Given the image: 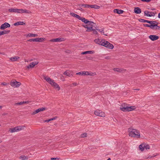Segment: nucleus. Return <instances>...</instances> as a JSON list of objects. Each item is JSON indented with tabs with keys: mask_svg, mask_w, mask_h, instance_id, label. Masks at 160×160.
<instances>
[{
	"mask_svg": "<svg viewBox=\"0 0 160 160\" xmlns=\"http://www.w3.org/2000/svg\"><path fill=\"white\" fill-rule=\"evenodd\" d=\"M128 132L129 135L132 137L140 138V134L139 131L137 129L130 128L128 129Z\"/></svg>",
	"mask_w": 160,
	"mask_h": 160,
	"instance_id": "1",
	"label": "nucleus"
},
{
	"mask_svg": "<svg viewBox=\"0 0 160 160\" xmlns=\"http://www.w3.org/2000/svg\"><path fill=\"white\" fill-rule=\"evenodd\" d=\"M138 148L140 150H144L145 149H153V146L151 145H150L149 144L143 142L139 145Z\"/></svg>",
	"mask_w": 160,
	"mask_h": 160,
	"instance_id": "2",
	"label": "nucleus"
},
{
	"mask_svg": "<svg viewBox=\"0 0 160 160\" xmlns=\"http://www.w3.org/2000/svg\"><path fill=\"white\" fill-rule=\"evenodd\" d=\"M89 25H90L91 26L89 27L88 26V25H83L82 26L83 27L87 29L86 30V31L87 32H90L91 31V29H94V28H94L95 29H96L98 28L97 27L95 23H94V22L92 21L90 22Z\"/></svg>",
	"mask_w": 160,
	"mask_h": 160,
	"instance_id": "3",
	"label": "nucleus"
},
{
	"mask_svg": "<svg viewBox=\"0 0 160 160\" xmlns=\"http://www.w3.org/2000/svg\"><path fill=\"white\" fill-rule=\"evenodd\" d=\"M101 44V46L111 49H112L114 47L112 44L106 41L105 39H102V42Z\"/></svg>",
	"mask_w": 160,
	"mask_h": 160,
	"instance_id": "4",
	"label": "nucleus"
},
{
	"mask_svg": "<svg viewBox=\"0 0 160 160\" xmlns=\"http://www.w3.org/2000/svg\"><path fill=\"white\" fill-rule=\"evenodd\" d=\"M122 108H121V110L123 112H129L135 110L136 107L135 106L128 107L127 106L126 107L123 106V105H122Z\"/></svg>",
	"mask_w": 160,
	"mask_h": 160,
	"instance_id": "5",
	"label": "nucleus"
},
{
	"mask_svg": "<svg viewBox=\"0 0 160 160\" xmlns=\"http://www.w3.org/2000/svg\"><path fill=\"white\" fill-rule=\"evenodd\" d=\"M152 22L150 23L152 24L151 29L156 30L159 29L160 28V26H158V23L157 22L154 21H152Z\"/></svg>",
	"mask_w": 160,
	"mask_h": 160,
	"instance_id": "6",
	"label": "nucleus"
},
{
	"mask_svg": "<svg viewBox=\"0 0 160 160\" xmlns=\"http://www.w3.org/2000/svg\"><path fill=\"white\" fill-rule=\"evenodd\" d=\"M94 114L99 117H105V113L104 112L102 111L101 110L98 109L94 112Z\"/></svg>",
	"mask_w": 160,
	"mask_h": 160,
	"instance_id": "7",
	"label": "nucleus"
},
{
	"mask_svg": "<svg viewBox=\"0 0 160 160\" xmlns=\"http://www.w3.org/2000/svg\"><path fill=\"white\" fill-rule=\"evenodd\" d=\"M21 84V83L20 82H17L16 80L14 81L11 82L10 83L11 85L14 87H18Z\"/></svg>",
	"mask_w": 160,
	"mask_h": 160,
	"instance_id": "8",
	"label": "nucleus"
},
{
	"mask_svg": "<svg viewBox=\"0 0 160 160\" xmlns=\"http://www.w3.org/2000/svg\"><path fill=\"white\" fill-rule=\"evenodd\" d=\"M144 15L147 17L153 16L155 15V13L152 12H150L148 11H145L144 12Z\"/></svg>",
	"mask_w": 160,
	"mask_h": 160,
	"instance_id": "9",
	"label": "nucleus"
},
{
	"mask_svg": "<svg viewBox=\"0 0 160 160\" xmlns=\"http://www.w3.org/2000/svg\"><path fill=\"white\" fill-rule=\"evenodd\" d=\"M78 19L81 20L82 22L85 23V24H87L88 26L89 25V24L90 22L91 21H89L88 20L85 19V18L83 17H79L78 18Z\"/></svg>",
	"mask_w": 160,
	"mask_h": 160,
	"instance_id": "10",
	"label": "nucleus"
},
{
	"mask_svg": "<svg viewBox=\"0 0 160 160\" xmlns=\"http://www.w3.org/2000/svg\"><path fill=\"white\" fill-rule=\"evenodd\" d=\"M10 25L8 22H5L4 24H2L0 27V29L1 30H4L7 28L10 27Z\"/></svg>",
	"mask_w": 160,
	"mask_h": 160,
	"instance_id": "11",
	"label": "nucleus"
},
{
	"mask_svg": "<svg viewBox=\"0 0 160 160\" xmlns=\"http://www.w3.org/2000/svg\"><path fill=\"white\" fill-rule=\"evenodd\" d=\"M44 79L46 80V81L48 82L49 84L51 85L52 84L53 81H54L53 80H52L51 78H50L48 77L47 76H43Z\"/></svg>",
	"mask_w": 160,
	"mask_h": 160,
	"instance_id": "12",
	"label": "nucleus"
},
{
	"mask_svg": "<svg viewBox=\"0 0 160 160\" xmlns=\"http://www.w3.org/2000/svg\"><path fill=\"white\" fill-rule=\"evenodd\" d=\"M46 109V108H39L38 109L36 110L33 112H32V115H34L35 114L41 111H42L44 110H45Z\"/></svg>",
	"mask_w": 160,
	"mask_h": 160,
	"instance_id": "13",
	"label": "nucleus"
},
{
	"mask_svg": "<svg viewBox=\"0 0 160 160\" xmlns=\"http://www.w3.org/2000/svg\"><path fill=\"white\" fill-rule=\"evenodd\" d=\"M149 38L152 41H154L158 40L159 38V37L156 35H150L149 36Z\"/></svg>",
	"mask_w": 160,
	"mask_h": 160,
	"instance_id": "14",
	"label": "nucleus"
},
{
	"mask_svg": "<svg viewBox=\"0 0 160 160\" xmlns=\"http://www.w3.org/2000/svg\"><path fill=\"white\" fill-rule=\"evenodd\" d=\"M38 63L37 62H32L30 63V64L27 66V68L29 69L30 68H33L35 65L37 64Z\"/></svg>",
	"mask_w": 160,
	"mask_h": 160,
	"instance_id": "15",
	"label": "nucleus"
},
{
	"mask_svg": "<svg viewBox=\"0 0 160 160\" xmlns=\"http://www.w3.org/2000/svg\"><path fill=\"white\" fill-rule=\"evenodd\" d=\"M63 40V38H58L52 39L51 40V41L53 42H60L62 41Z\"/></svg>",
	"mask_w": 160,
	"mask_h": 160,
	"instance_id": "16",
	"label": "nucleus"
},
{
	"mask_svg": "<svg viewBox=\"0 0 160 160\" xmlns=\"http://www.w3.org/2000/svg\"><path fill=\"white\" fill-rule=\"evenodd\" d=\"M18 12L19 13H30V12L28 10L26 9H18Z\"/></svg>",
	"mask_w": 160,
	"mask_h": 160,
	"instance_id": "17",
	"label": "nucleus"
},
{
	"mask_svg": "<svg viewBox=\"0 0 160 160\" xmlns=\"http://www.w3.org/2000/svg\"><path fill=\"white\" fill-rule=\"evenodd\" d=\"M134 12L137 14H140L141 12V9L139 7H136L134 8Z\"/></svg>",
	"mask_w": 160,
	"mask_h": 160,
	"instance_id": "18",
	"label": "nucleus"
},
{
	"mask_svg": "<svg viewBox=\"0 0 160 160\" xmlns=\"http://www.w3.org/2000/svg\"><path fill=\"white\" fill-rule=\"evenodd\" d=\"M18 9L11 8L8 9V11L10 12H18Z\"/></svg>",
	"mask_w": 160,
	"mask_h": 160,
	"instance_id": "19",
	"label": "nucleus"
},
{
	"mask_svg": "<svg viewBox=\"0 0 160 160\" xmlns=\"http://www.w3.org/2000/svg\"><path fill=\"white\" fill-rule=\"evenodd\" d=\"M96 75V72H84V75L94 76Z\"/></svg>",
	"mask_w": 160,
	"mask_h": 160,
	"instance_id": "20",
	"label": "nucleus"
},
{
	"mask_svg": "<svg viewBox=\"0 0 160 160\" xmlns=\"http://www.w3.org/2000/svg\"><path fill=\"white\" fill-rule=\"evenodd\" d=\"M52 86L56 88H58V90H59L60 89V87L55 82L53 81V83L51 84Z\"/></svg>",
	"mask_w": 160,
	"mask_h": 160,
	"instance_id": "21",
	"label": "nucleus"
},
{
	"mask_svg": "<svg viewBox=\"0 0 160 160\" xmlns=\"http://www.w3.org/2000/svg\"><path fill=\"white\" fill-rule=\"evenodd\" d=\"M94 8L95 9H99L100 8V7L99 6L97 5H89V8Z\"/></svg>",
	"mask_w": 160,
	"mask_h": 160,
	"instance_id": "22",
	"label": "nucleus"
},
{
	"mask_svg": "<svg viewBox=\"0 0 160 160\" xmlns=\"http://www.w3.org/2000/svg\"><path fill=\"white\" fill-rule=\"evenodd\" d=\"M138 20L139 22H147L148 23L150 24L152 22V21H149L142 19H139Z\"/></svg>",
	"mask_w": 160,
	"mask_h": 160,
	"instance_id": "23",
	"label": "nucleus"
},
{
	"mask_svg": "<svg viewBox=\"0 0 160 160\" xmlns=\"http://www.w3.org/2000/svg\"><path fill=\"white\" fill-rule=\"evenodd\" d=\"M94 42L96 43L101 45V43L102 42V40L100 39H95L94 40Z\"/></svg>",
	"mask_w": 160,
	"mask_h": 160,
	"instance_id": "24",
	"label": "nucleus"
},
{
	"mask_svg": "<svg viewBox=\"0 0 160 160\" xmlns=\"http://www.w3.org/2000/svg\"><path fill=\"white\" fill-rule=\"evenodd\" d=\"M94 51H88L85 52H82L81 53L82 54H92L94 53Z\"/></svg>",
	"mask_w": 160,
	"mask_h": 160,
	"instance_id": "25",
	"label": "nucleus"
},
{
	"mask_svg": "<svg viewBox=\"0 0 160 160\" xmlns=\"http://www.w3.org/2000/svg\"><path fill=\"white\" fill-rule=\"evenodd\" d=\"M25 23L24 22L20 21L15 23L14 25V26H17L18 25H25Z\"/></svg>",
	"mask_w": 160,
	"mask_h": 160,
	"instance_id": "26",
	"label": "nucleus"
},
{
	"mask_svg": "<svg viewBox=\"0 0 160 160\" xmlns=\"http://www.w3.org/2000/svg\"><path fill=\"white\" fill-rule=\"evenodd\" d=\"M20 58L18 57H11L10 58V59L11 61L14 62L16 61L18 59H19Z\"/></svg>",
	"mask_w": 160,
	"mask_h": 160,
	"instance_id": "27",
	"label": "nucleus"
},
{
	"mask_svg": "<svg viewBox=\"0 0 160 160\" xmlns=\"http://www.w3.org/2000/svg\"><path fill=\"white\" fill-rule=\"evenodd\" d=\"M63 74L69 77H70L71 75H72V74H71V72L68 70H67L66 71L64 72Z\"/></svg>",
	"mask_w": 160,
	"mask_h": 160,
	"instance_id": "28",
	"label": "nucleus"
},
{
	"mask_svg": "<svg viewBox=\"0 0 160 160\" xmlns=\"http://www.w3.org/2000/svg\"><path fill=\"white\" fill-rule=\"evenodd\" d=\"M43 40V39L42 38H36L33 39L34 42H41Z\"/></svg>",
	"mask_w": 160,
	"mask_h": 160,
	"instance_id": "29",
	"label": "nucleus"
},
{
	"mask_svg": "<svg viewBox=\"0 0 160 160\" xmlns=\"http://www.w3.org/2000/svg\"><path fill=\"white\" fill-rule=\"evenodd\" d=\"M79 6L83 7L84 8H89V5L87 4H81L78 5Z\"/></svg>",
	"mask_w": 160,
	"mask_h": 160,
	"instance_id": "30",
	"label": "nucleus"
},
{
	"mask_svg": "<svg viewBox=\"0 0 160 160\" xmlns=\"http://www.w3.org/2000/svg\"><path fill=\"white\" fill-rule=\"evenodd\" d=\"M70 14L72 16L75 17L78 19L80 17V16L79 15H78L76 14H75L74 13H73V12H71L70 13Z\"/></svg>",
	"mask_w": 160,
	"mask_h": 160,
	"instance_id": "31",
	"label": "nucleus"
},
{
	"mask_svg": "<svg viewBox=\"0 0 160 160\" xmlns=\"http://www.w3.org/2000/svg\"><path fill=\"white\" fill-rule=\"evenodd\" d=\"M1 35L7 34L9 33L10 30H3L1 31Z\"/></svg>",
	"mask_w": 160,
	"mask_h": 160,
	"instance_id": "32",
	"label": "nucleus"
},
{
	"mask_svg": "<svg viewBox=\"0 0 160 160\" xmlns=\"http://www.w3.org/2000/svg\"><path fill=\"white\" fill-rule=\"evenodd\" d=\"M24 127H20V126H18L16 127V130L17 131H19L20 130H22L23 129Z\"/></svg>",
	"mask_w": 160,
	"mask_h": 160,
	"instance_id": "33",
	"label": "nucleus"
},
{
	"mask_svg": "<svg viewBox=\"0 0 160 160\" xmlns=\"http://www.w3.org/2000/svg\"><path fill=\"white\" fill-rule=\"evenodd\" d=\"M38 35L37 34H33V33H29L28 34V36L29 37H37Z\"/></svg>",
	"mask_w": 160,
	"mask_h": 160,
	"instance_id": "34",
	"label": "nucleus"
},
{
	"mask_svg": "<svg viewBox=\"0 0 160 160\" xmlns=\"http://www.w3.org/2000/svg\"><path fill=\"white\" fill-rule=\"evenodd\" d=\"M20 158L22 159V160H24L28 159V158L25 155H22L20 156Z\"/></svg>",
	"mask_w": 160,
	"mask_h": 160,
	"instance_id": "35",
	"label": "nucleus"
},
{
	"mask_svg": "<svg viewBox=\"0 0 160 160\" xmlns=\"http://www.w3.org/2000/svg\"><path fill=\"white\" fill-rule=\"evenodd\" d=\"M33 151H30L29 152L30 154L32 157L35 156L37 153L36 152L35 153L33 152Z\"/></svg>",
	"mask_w": 160,
	"mask_h": 160,
	"instance_id": "36",
	"label": "nucleus"
},
{
	"mask_svg": "<svg viewBox=\"0 0 160 160\" xmlns=\"http://www.w3.org/2000/svg\"><path fill=\"white\" fill-rule=\"evenodd\" d=\"M113 12L115 13L120 14V10L118 9H114Z\"/></svg>",
	"mask_w": 160,
	"mask_h": 160,
	"instance_id": "37",
	"label": "nucleus"
},
{
	"mask_svg": "<svg viewBox=\"0 0 160 160\" xmlns=\"http://www.w3.org/2000/svg\"><path fill=\"white\" fill-rule=\"evenodd\" d=\"M84 72H81L77 73L76 74L77 75H84Z\"/></svg>",
	"mask_w": 160,
	"mask_h": 160,
	"instance_id": "38",
	"label": "nucleus"
},
{
	"mask_svg": "<svg viewBox=\"0 0 160 160\" xmlns=\"http://www.w3.org/2000/svg\"><path fill=\"white\" fill-rule=\"evenodd\" d=\"M10 132H17V130H16V127H15V128H14L11 129V131H10Z\"/></svg>",
	"mask_w": 160,
	"mask_h": 160,
	"instance_id": "39",
	"label": "nucleus"
},
{
	"mask_svg": "<svg viewBox=\"0 0 160 160\" xmlns=\"http://www.w3.org/2000/svg\"><path fill=\"white\" fill-rule=\"evenodd\" d=\"M151 24L150 25H149V24H143V25L145 27H149L150 28H151L152 24Z\"/></svg>",
	"mask_w": 160,
	"mask_h": 160,
	"instance_id": "40",
	"label": "nucleus"
},
{
	"mask_svg": "<svg viewBox=\"0 0 160 160\" xmlns=\"http://www.w3.org/2000/svg\"><path fill=\"white\" fill-rule=\"evenodd\" d=\"M96 30V29H91V31H93V34H97L98 33Z\"/></svg>",
	"mask_w": 160,
	"mask_h": 160,
	"instance_id": "41",
	"label": "nucleus"
},
{
	"mask_svg": "<svg viewBox=\"0 0 160 160\" xmlns=\"http://www.w3.org/2000/svg\"><path fill=\"white\" fill-rule=\"evenodd\" d=\"M87 133H84L81 135V137L82 138H84L85 137H86L87 136Z\"/></svg>",
	"mask_w": 160,
	"mask_h": 160,
	"instance_id": "42",
	"label": "nucleus"
},
{
	"mask_svg": "<svg viewBox=\"0 0 160 160\" xmlns=\"http://www.w3.org/2000/svg\"><path fill=\"white\" fill-rule=\"evenodd\" d=\"M113 70L118 72H120V69L119 68H114Z\"/></svg>",
	"mask_w": 160,
	"mask_h": 160,
	"instance_id": "43",
	"label": "nucleus"
},
{
	"mask_svg": "<svg viewBox=\"0 0 160 160\" xmlns=\"http://www.w3.org/2000/svg\"><path fill=\"white\" fill-rule=\"evenodd\" d=\"M22 104H23L22 102H20L16 103H15V105H22Z\"/></svg>",
	"mask_w": 160,
	"mask_h": 160,
	"instance_id": "44",
	"label": "nucleus"
},
{
	"mask_svg": "<svg viewBox=\"0 0 160 160\" xmlns=\"http://www.w3.org/2000/svg\"><path fill=\"white\" fill-rule=\"evenodd\" d=\"M77 84L76 82H74L71 84L70 86L71 87H72L73 86H76L77 85Z\"/></svg>",
	"mask_w": 160,
	"mask_h": 160,
	"instance_id": "45",
	"label": "nucleus"
},
{
	"mask_svg": "<svg viewBox=\"0 0 160 160\" xmlns=\"http://www.w3.org/2000/svg\"><path fill=\"white\" fill-rule=\"evenodd\" d=\"M81 7V6H79V8L78 9L79 10L82 12H83L85 10H84V9H82V8Z\"/></svg>",
	"mask_w": 160,
	"mask_h": 160,
	"instance_id": "46",
	"label": "nucleus"
},
{
	"mask_svg": "<svg viewBox=\"0 0 160 160\" xmlns=\"http://www.w3.org/2000/svg\"><path fill=\"white\" fill-rule=\"evenodd\" d=\"M1 84L4 86H6L8 85L9 83H6L5 82H3L1 83Z\"/></svg>",
	"mask_w": 160,
	"mask_h": 160,
	"instance_id": "47",
	"label": "nucleus"
},
{
	"mask_svg": "<svg viewBox=\"0 0 160 160\" xmlns=\"http://www.w3.org/2000/svg\"><path fill=\"white\" fill-rule=\"evenodd\" d=\"M141 1L143 2H150L151 0H141Z\"/></svg>",
	"mask_w": 160,
	"mask_h": 160,
	"instance_id": "48",
	"label": "nucleus"
},
{
	"mask_svg": "<svg viewBox=\"0 0 160 160\" xmlns=\"http://www.w3.org/2000/svg\"><path fill=\"white\" fill-rule=\"evenodd\" d=\"M96 30L98 31L99 32H100L101 33H102V32L103 31V29H102L101 30L100 29H98V28H97L96 29Z\"/></svg>",
	"mask_w": 160,
	"mask_h": 160,
	"instance_id": "49",
	"label": "nucleus"
},
{
	"mask_svg": "<svg viewBox=\"0 0 160 160\" xmlns=\"http://www.w3.org/2000/svg\"><path fill=\"white\" fill-rule=\"evenodd\" d=\"M58 159V158H51V160H55L56 159Z\"/></svg>",
	"mask_w": 160,
	"mask_h": 160,
	"instance_id": "50",
	"label": "nucleus"
},
{
	"mask_svg": "<svg viewBox=\"0 0 160 160\" xmlns=\"http://www.w3.org/2000/svg\"><path fill=\"white\" fill-rule=\"evenodd\" d=\"M28 41L30 42H31L32 41L34 42L33 39H30L28 40Z\"/></svg>",
	"mask_w": 160,
	"mask_h": 160,
	"instance_id": "51",
	"label": "nucleus"
},
{
	"mask_svg": "<svg viewBox=\"0 0 160 160\" xmlns=\"http://www.w3.org/2000/svg\"><path fill=\"white\" fill-rule=\"evenodd\" d=\"M49 121H50V120L49 119H48V120H45L44 121V122H48Z\"/></svg>",
	"mask_w": 160,
	"mask_h": 160,
	"instance_id": "52",
	"label": "nucleus"
},
{
	"mask_svg": "<svg viewBox=\"0 0 160 160\" xmlns=\"http://www.w3.org/2000/svg\"><path fill=\"white\" fill-rule=\"evenodd\" d=\"M57 118V117H55L53 118H52V120H55V119H56Z\"/></svg>",
	"mask_w": 160,
	"mask_h": 160,
	"instance_id": "53",
	"label": "nucleus"
},
{
	"mask_svg": "<svg viewBox=\"0 0 160 160\" xmlns=\"http://www.w3.org/2000/svg\"><path fill=\"white\" fill-rule=\"evenodd\" d=\"M102 33L103 35H105V36H108V35H107V34H104V32H103V31L102 32Z\"/></svg>",
	"mask_w": 160,
	"mask_h": 160,
	"instance_id": "54",
	"label": "nucleus"
},
{
	"mask_svg": "<svg viewBox=\"0 0 160 160\" xmlns=\"http://www.w3.org/2000/svg\"><path fill=\"white\" fill-rule=\"evenodd\" d=\"M158 17L160 18V13H159L158 15Z\"/></svg>",
	"mask_w": 160,
	"mask_h": 160,
	"instance_id": "55",
	"label": "nucleus"
},
{
	"mask_svg": "<svg viewBox=\"0 0 160 160\" xmlns=\"http://www.w3.org/2000/svg\"><path fill=\"white\" fill-rule=\"evenodd\" d=\"M124 11L122 10H121V14H122L123 12Z\"/></svg>",
	"mask_w": 160,
	"mask_h": 160,
	"instance_id": "56",
	"label": "nucleus"
},
{
	"mask_svg": "<svg viewBox=\"0 0 160 160\" xmlns=\"http://www.w3.org/2000/svg\"><path fill=\"white\" fill-rule=\"evenodd\" d=\"M22 103H23V104H26V101H23V102H22Z\"/></svg>",
	"mask_w": 160,
	"mask_h": 160,
	"instance_id": "57",
	"label": "nucleus"
},
{
	"mask_svg": "<svg viewBox=\"0 0 160 160\" xmlns=\"http://www.w3.org/2000/svg\"><path fill=\"white\" fill-rule=\"evenodd\" d=\"M26 104L28 103L29 102H29V101H26Z\"/></svg>",
	"mask_w": 160,
	"mask_h": 160,
	"instance_id": "58",
	"label": "nucleus"
},
{
	"mask_svg": "<svg viewBox=\"0 0 160 160\" xmlns=\"http://www.w3.org/2000/svg\"><path fill=\"white\" fill-rule=\"evenodd\" d=\"M122 105H123V106H124L125 107H126V106H127V105H125V104H122Z\"/></svg>",
	"mask_w": 160,
	"mask_h": 160,
	"instance_id": "59",
	"label": "nucleus"
},
{
	"mask_svg": "<svg viewBox=\"0 0 160 160\" xmlns=\"http://www.w3.org/2000/svg\"><path fill=\"white\" fill-rule=\"evenodd\" d=\"M157 155H153V156H152L151 157H155V156H157ZM150 158H151V157Z\"/></svg>",
	"mask_w": 160,
	"mask_h": 160,
	"instance_id": "60",
	"label": "nucleus"
},
{
	"mask_svg": "<svg viewBox=\"0 0 160 160\" xmlns=\"http://www.w3.org/2000/svg\"><path fill=\"white\" fill-rule=\"evenodd\" d=\"M49 120H50V121H51L52 120V118H51L49 119Z\"/></svg>",
	"mask_w": 160,
	"mask_h": 160,
	"instance_id": "61",
	"label": "nucleus"
},
{
	"mask_svg": "<svg viewBox=\"0 0 160 160\" xmlns=\"http://www.w3.org/2000/svg\"><path fill=\"white\" fill-rule=\"evenodd\" d=\"M139 89H138V88H137V89H135L134 90H139Z\"/></svg>",
	"mask_w": 160,
	"mask_h": 160,
	"instance_id": "62",
	"label": "nucleus"
},
{
	"mask_svg": "<svg viewBox=\"0 0 160 160\" xmlns=\"http://www.w3.org/2000/svg\"><path fill=\"white\" fill-rule=\"evenodd\" d=\"M2 107L1 106H0V108L1 109H2Z\"/></svg>",
	"mask_w": 160,
	"mask_h": 160,
	"instance_id": "63",
	"label": "nucleus"
},
{
	"mask_svg": "<svg viewBox=\"0 0 160 160\" xmlns=\"http://www.w3.org/2000/svg\"><path fill=\"white\" fill-rule=\"evenodd\" d=\"M107 160H111L110 158H109Z\"/></svg>",
	"mask_w": 160,
	"mask_h": 160,
	"instance_id": "64",
	"label": "nucleus"
}]
</instances>
